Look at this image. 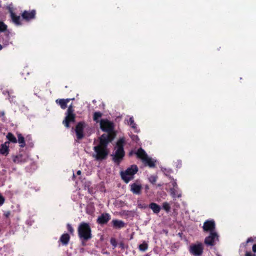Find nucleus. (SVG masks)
Wrapping results in <instances>:
<instances>
[{
  "label": "nucleus",
  "instance_id": "obj_44",
  "mask_svg": "<svg viewBox=\"0 0 256 256\" xmlns=\"http://www.w3.org/2000/svg\"><path fill=\"white\" fill-rule=\"evenodd\" d=\"M172 184H173L174 187H175L177 186L176 183V182H174Z\"/></svg>",
  "mask_w": 256,
  "mask_h": 256
},
{
  "label": "nucleus",
  "instance_id": "obj_11",
  "mask_svg": "<svg viewBox=\"0 0 256 256\" xmlns=\"http://www.w3.org/2000/svg\"><path fill=\"white\" fill-rule=\"evenodd\" d=\"M111 216L108 213H103L96 220V222L100 225L106 224L110 220Z\"/></svg>",
  "mask_w": 256,
  "mask_h": 256
},
{
  "label": "nucleus",
  "instance_id": "obj_40",
  "mask_svg": "<svg viewBox=\"0 0 256 256\" xmlns=\"http://www.w3.org/2000/svg\"><path fill=\"white\" fill-rule=\"evenodd\" d=\"M254 241V240L252 239V238H248L246 242V243H248L250 242H252Z\"/></svg>",
  "mask_w": 256,
  "mask_h": 256
},
{
  "label": "nucleus",
  "instance_id": "obj_20",
  "mask_svg": "<svg viewBox=\"0 0 256 256\" xmlns=\"http://www.w3.org/2000/svg\"><path fill=\"white\" fill-rule=\"evenodd\" d=\"M148 207L152 210L154 214H156L160 212L161 209L160 206L158 204L154 202L150 203L149 204Z\"/></svg>",
  "mask_w": 256,
  "mask_h": 256
},
{
  "label": "nucleus",
  "instance_id": "obj_8",
  "mask_svg": "<svg viewBox=\"0 0 256 256\" xmlns=\"http://www.w3.org/2000/svg\"><path fill=\"white\" fill-rule=\"evenodd\" d=\"M86 122L84 121L78 122L76 126L75 132L76 138L78 140H82L84 138V130L86 127Z\"/></svg>",
  "mask_w": 256,
  "mask_h": 256
},
{
  "label": "nucleus",
  "instance_id": "obj_12",
  "mask_svg": "<svg viewBox=\"0 0 256 256\" xmlns=\"http://www.w3.org/2000/svg\"><path fill=\"white\" fill-rule=\"evenodd\" d=\"M76 117V114H66L65 118L62 121V124L66 128H70V123L75 122Z\"/></svg>",
  "mask_w": 256,
  "mask_h": 256
},
{
  "label": "nucleus",
  "instance_id": "obj_35",
  "mask_svg": "<svg viewBox=\"0 0 256 256\" xmlns=\"http://www.w3.org/2000/svg\"><path fill=\"white\" fill-rule=\"evenodd\" d=\"M4 202V198L1 194H0V206L2 205Z\"/></svg>",
  "mask_w": 256,
  "mask_h": 256
},
{
  "label": "nucleus",
  "instance_id": "obj_7",
  "mask_svg": "<svg viewBox=\"0 0 256 256\" xmlns=\"http://www.w3.org/2000/svg\"><path fill=\"white\" fill-rule=\"evenodd\" d=\"M204 232H216V222L214 220H206L202 226Z\"/></svg>",
  "mask_w": 256,
  "mask_h": 256
},
{
  "label": "nucleus",
  "instance_id": "obj_5",
  "mask_svg": "<svg viewBox=\"0 0 256 256\" xmlns=\"http://www.w3.org/2000/svg\"><path fill=\"white\" fill-rule=\"evenodd\" d=\"M94 150L96 153L95 158L96 160H104L108 155L107 148H104V147L96 146L94 148Z\"/></svg>",
  "mask_w": 256,
  "mask_h": 256
},
{
  "label": "nucleus",
  "instance_id": "obj_47",
  "mask_svg": "<svg viewBox=\"0 0 256 256\" xmlns=\"http://www.w3.org/2000/svg\"><path fill=\"white\" fill-rule=\"evenodd\" d=\"M174 190V188L173 189H172V188L171 189V191L172 192V193L174 192H173Z\"/></svg>",
  "mask_w": 256,
  "mask_h": 256
},
{
  "label": "nucleus",
  "instance_id": "obj_23",
  "mask_svg": "<svg viewBox=\"0 0 256 256\" xmlns=\"http://www.w3.org/2000/svg\"><path fill=\"white\" fill-rule=\"evenodd\" d=\"M6 139L9 140L10 142L16 144L18 142V140L16 137L12 132H8L6 136Z\"/></svg>",
  "mask_w": 256,
  "mask_h": 256
},
{
  "label": "nucleus",
  "instance_id": "obj_1",
  "mask_svg": "<svg viewBox=\"0 0 256 256\" xmlns=\"http://www.w3.org/2000/svg\"><path fill=\"white\" fill-rule=\"evenodd\" d=\"M78 234L83 246H86V242L92 238V229L90 224L87 222H82L80 224L78 228Z\"/></svg>",
  "mask_w": 256,
  "mask_h": 256
},
{
  "label": "nucleus",
  "instance_id": "obj_25",
  "mask_svg": "<svg viewBox=\"0 0 256 256\" xmlns=\"http://www.w3.org/2000/svg\"><path fill=\"white\" fill-rule=\"evenodd\" d=\"M18 140H18V143L20 144V148L24 147L26 146V143H25L24 138L22 136V135L21 134H18Z\"/></svg>",
  "mask_w": 256,
  "mask_h": 256
},
{
  "label": "nucleus",
  "instance_id": "obj_2",
  "mask_svg": "<svg viewBox=\"0 0 256 256\" xmlns=\"http://www.w3.org/2000/svg\"><path fill=\"white\" fill-rule=\"evenodd\" d=\"M125 142L124 138H120L116 142V150L115 154L112 156V160L117 164H119L123 160L125 155L124 146Z\"/></svg>",
  "mask_w": 256,
  "mask_h": 256
},
{
  "label": "nucleus",
  "instance_id": "obj_29",
  "mask_svg": "<svg viewBox=\"0 0 256 256\" xmlns=\"http://www.w3.org/2000/svg\"><path fill=\"white\" fill-rule=\"evenodd\" d=\"M128 124L132 127V128L134 129L136 127V124L134 122V119L132 117H130L128 120Z\"/></svg>",
  "mask_w": 256,
  "mask_h": 256
},
{
  "label": "nucleus",
  "instance_id": "obj_21",
  "mask_svg": "<svg viewBox=\"0 0 256 256\" xmlns=\"http://www.w3.org/2000/svg\"><path fill=\"white\" fill-rule=\"evenodd\" d=\"M136 154L137 156L142 159V161L148 156L146 152L142 148L138 149Z\"/></svg>",
  "mask_w": 256,
  "mask_h": 256
},
{
  "label": "nucleus",
  "instance_id": "obj_41",
  "mask_svg": "<svg viewBox=\"0 0 256 256\" xmlns=\"http://www.w3.org/2000/svg\"><path fill=\"white\" fill-rule=\"evenodd\" d=\"M252 249L254 252H256V244L253 245Z\"/></svg>",
  "mask_w": 256,
  "mask_h": 256
},
{
  "label": "nucleus",
  "instance_id": "obj_3",
  "mask_svg": "<svg viewBox=\"0 0 256 256\" xmlns=\"http://www.w3.org/2000/svg\"><path fill=\"white\" fill-rule=\"evenodd\" d=\"M138 171V166L136 165H132L125 171L120 172L122 180L126 184L134 178V176Z\"/></svg>",
  "mask_w": 256,
  "mask_h": 256
},
{
  "label": "nucleus",
  "instance_id": "obj_32",
  "mask_svg": "<svg viewBox=\"0 0 256 256\" xmlns=\"http://www.w3.org/2000/svg\"><path fill=\"white\" fill-rule=\"evenodd\" d=\"M7 28V26L4 22L0 21V32H3Z\"/></svg>",
  "mask_w": 256,
  "mask_h": 256
},
{
  "label": "nucleus",
  "instance_id": "obj_18",
  "mask_svg": "<svg viewBox=\"0 0 256 256\" xmlns=\"http://www.w3.org/2000/svg\"><path fill=\"white\" fill-rule=\"evenodd\" d=\"M70 236L68 234H62L60 238V241L63 245H67L70 241Z\"/></svg>",
  "mask_w": 256,
  "mask_h": 256
},
{
  "label": "nucleus",
  "instance_id": "obj_14",
  "mask_svg": "<svg viewBox=\"0 0 256 256\" xmlns=\"http://www.w3.org/2000/svg\"><path fill=\"white\" fill-rule=\"evenodd\" d=\"M130 191L134 194H141L142 187L140 184L136 183H133L130 185Z\"/></svg>",
  "mask_w": 256,
  "mask_h": 256
},
{
  "label": "nucleus",
  "instance_id": "obj_9",
  "mask_svg": "<svg viewBox=\"0 0 256 256\" xmlns=\"http://www.w3.org/2000/svg\"><path fill=\"white\" fill-rule=\"evenodd\" d=\"M218 240V235L216 232H210L206 237L204 242L206 246H214L215 245V241Z\"/></svg>",
  "mask_w": 256,
  "mask_h": 256
},
{
  "label": "nucleus",
  "instance_id": "obj_19",
  "mask_svg": "<svg viewBox=\"0 0 256 256\" xmlns=\"http://www.w3.org/2000/svg\"><path fill=\"white\" fill-rule=\"evenodd\" d=\"M13 162L16 164L24 163L26 162V159L20 154L13 157Z\"/></svg>",
  "mask_w": 256,
  "mask_h": 256
},
{
  "label": "nucleus",
  "instance_id": "obj_24",
  "mask_svg": "<svg viewBox=\"0 0 256 256\" xmlns=\"http://www.w3.org/2000/svg\"><path fill=\"white\" fill-rule=\"evenodd\" d=\"M102 114L100 112H96L93 114V120L96 123L100 122V118L102 116Z\"/></svg>",
  "mask_w": 256,
  "mask_h": 256
},
{
  "label": "nucleus",
  "instance_id": "obj_31",
  "mask_svg": "<svg viewBox=\"0 0 256 256\" xmlns=\"http://www.w3.org/2000/svg\"><path fill=\"white\" fill-rule=\"evenodd\" d=\"M157 176L152 175L149 177L148 180L150 183H152V184H155L157 180Z\"/></svg>",
  "mask_w": 256,
  "mask_h": 256
},
{
  "label": "nucleus",
  "instance_id": "obj_22",
  "mask_svg": "<svg viewBox=\"0 0 256 256\" xmlns=\"http://www.w3.org/2000/svg\"><path fill=\"white\" fill-rule=\"evenodd\" d=\"M145 164H147L150 168H154L156 166V161L154 160L152 158L148 156L142 161Z\"/></svg>",
  "mask_w": 256,
  "mask_h": 256
},
{
  "label": "nucleus",
  "instance_id": "obj_34",
  "mask_svg": "<svg viewBox=\"0 0 256 256\" xmlns=\"http://www.w3.org/2000/svg\"><path fill=\"white\" fill-rule=\"evenodd\" d=\"M111 244L114 247L116 248L117 246V242L115 238H112L110 240Z\"/></svg>",
  "mask_w": 256,
  "mask_h": 256
},
{
  "label": "nucleus",
  "instance_id": "obj_10",
  "mask_svg": "<svg viewBox=\"0 0 256 256\" xmlns=\"http://www.w3.org/2000/svg\"><path fill=\"white\" fill-rule=\"evenodd\" d=\"M204 248L201 243L197 244H192L190 246V252L191 254L195 256H200L202 254Z\"/></svg>",
  "mask_w": 256,
  "mask_h": 256
},
{
  "label": "nucleus",
  "instance_id": "obj_26",
  "mask_svg": "<svg viewBox=\"0 0 256 256\" xmlns=\"http://www.w3.org/2000/svg\"><path fill=\"white\" fill-rule=\"evenodd\" d=\"M9 148L7 147V146H4L2 144L0 145V154L4 155L7 156L9 153Z\"/></svg>",
  "mask_w": 256,
  "mask_h": 256
},
{
  "label": "nucleus",
  "instance_id": "obj_15",
  "mask_svg": "<svg viewBox=\"0 0 256 256\" xmlns=\"http://www.w3.org/2000/svg\"><path fill=\"white\" fill-rule=\"evenodd\" d=\"M112 223L113 228L116 229H120L126 226L125 223L122 220H113Z\"/></svg>",
  "mask_w": 256,
  "mask_h": 256
},
{
  "label": "nucleus",
  "instance_id": "obj_42",
  "mask_svg": "<svg viewBox=\"0 0 256 256\" xmlns=\"http://www.w3.org/2000/svg\"><path fill=\"white\" fill-rule=\"evenodd\" d=\"M0 114L1 116H4V114H5V113H4V112H0Z\"/></svg>",
  "mask_w": 256,
  "mask_h": 256
},
{
  "label": "nucleus",
  "instance_id": "obj_37",
  "mask_svg": "<svg viewBox=\"0 0 256 256\" xmlns=\"http://www.w3.org/2000/svg\"><path fill=\"white\" fill-rule=\"evenodd\" d=\"M245 256H256V254H254L252 255V254L251 252H246Z\"/></svg>",
  "mask_w": 256,
  "mask_h": 256
},
{
  "label": "nucleus",
  "instance_id": "obj_38",
  "mask_svg": "<svg viewBox=\"0 0 256 256\" xmlns=\"http://www.w3.org/2000/svg\"><path fill=\"white\" fill-rule=\"evenodd\" d=\"M10 142L9 140L7 141V142H6L4 144H2V145H4V146H7V147H8V148H9V144H10Z\"/></svg>",
  "mask_w": 256,
  "mask_h": 256
},
{
  "label": "nucleus",
  "instance_id": "obj_30",
  "mask_svg": "<svg viewBox=\"0 0 256 256\" xmlns=\"http://www.w3.org/2000/svg\"><path fill=\"white\" fill-rule=\"evenodd\" d=\"M66 114H74V109L72 104H71L68 107V108L66 112Z\"/></svg>",
  "mask_w": 256,
  "mask_h": 256
},
{
  "label": "nucleus",
  "instance_id": "obj_39",
  "mask_svg": "<svg viewBox=\"0 0 256 256\" xmlns=\"http://www.w3.org/2000/svg\"><path fill=\"white\" fill-rule=\"evenodd\" d=\"M138 206L140 208H146L147 206L145 204H138Z\"/></svg>",
  "mask_w": 256,
  "mask_h": 256
},
{
  "label": "nucleus",
  "instance_id": "obj_33",
  "mask_svg": "<svg viewBox=\"0 0 256 256\" xmlns=\"http://www.w3.org/2000/svg\"><path fill=\"white\" fill-rule=\"evenodd\" d=\"M66 228H67L68 230L70 232V233L71 234L73 235L74 232V229L73 228L72 225L70 224H68L66 225Z\"/></svg>",
  "mask_w": 256,
  "mask_h": 256
},
{
  "label": "nucleus",
  "instance_id": "obj_13",
  "mask_svg": "<svg viewBox=\"0 0 256 256\" xmlns=\"http://www.w3.org/2000/svg\"><path fill=\"white\" fill-rule=\"evenodd\" d=\"M36 12L32 10L31 11L24 10L22 14V18L26 21L34 19L36 17Z\"/></svg>",
  "mask_w": 256,
  "mask_h": 256
},
{
  "label": "nucleus",
  "instance_id": "obj_4",
  "mask_svg": "<svg viewBox=\"0 0 256 256\" xmlns=\"http://www.w3.org/2000/svg\"><path fill=\"white\" fill-rule=\"evenodd\" d=\"M100 128L102 131L107 132V134H116L114 123L108 119L100 120Z\"/></svg>",
  "mask_w": 256,
  "mask_h": 256
},
{
  "label": "nucleus",
  "instance_id": "obj_45",
  "mask_svg": "<svg viewBox=\"0 0 256 256\" xmlns=\"http://www.w3.org/2000/svg\"><path fill=\"white\" fill-rule=\"evenodd\" d=\"M150 256V253H148L144 256Z\"/></svg>",
  "mask_w": 256,
  "mask_h": 256
},
{
  "label": "nucleus",
  "instance_id": "obj_43",
  "mask_svg": "<svg viewBox=\"0 0 256 256\" xmlns=\"http://www.w3.org/2000/svg\"><path fill=\"white\" fill-rule=\"evenodd\" d=\"M82 172L80 170H78L77 172H76V174L78 175H80L81 174Z\"/></svg>",
  "mask_w": 256,
  "mask_h": 256
},
{
  "label": "nucleus",
  "instance_id": "obj_27",
  "mask_svg": "<svg viewBox=\"0 0 256 256\" xmlns=\"http://www.w3.org/2000/svg\"><path fill=\"white\" fill-rule=\"evenodd\" d=\"M138 248L140 250L144 252L148 248V244L146 242H144L138 246Z\"/></svg>",
  "mask_w": 256,
  "mask_h": 256
},
{
  "label": "nucleus",
  "instance_id": "obj_28",
  "mask_svg": "<svg viewBox=\"0 0 256 256\" xmlns=\"http://www.w3.org/2000/svg\"><path fill=\"white\" fill-rule=\"evenodd\" d=\"M162 208L167 212H168L170 211V204L168 202H163Z\"/></svg>",
  "mask_w": 256,
  "mask_h": 256
},
{
  "label": "nucleus",
  "instance_id": "obj_6",
  "mask_svg": "<svg viewBox=\"0 0 256 256\" xmlns=\"http://www.w3.org/2000/svg\"><path fill=\"white\" fill-rule=\"evenodd\" d=\"M116 136V134H104L100 138V144L98 146L107 148L108 143L112 142Z\"/></svg>",
  "mask_w": 256,
  "mask_h": 256
},
{
  "label": "nucleus",
  "instance_id": "obj_16",
  "mask_svg": "<svg viewBox=\"0 0 256 256\" xmlns=\"http://www.w3.org/2000/svg\"><path fill=\"white\" fill-rule=\"evenodd\" d=\"M71 99L66 98V99H58L56 100V102L57 104L60 106V108L64 110L67 108V104L70 102Z\"/></svg>",
  "mask_w": 256,
  "mask_h": 256
},
{
  "label": "nucleus",
  "instance_id": "obj_36",
  "mask_svg": "<svg viewBox=\"0 0 256 256\" xmlns=\"http://www.w3.org/2000/svg\"><path fill=\"white\" fill-rule=\"evenodd\" d=\"M118 246L120 248L122 249H124L125 248L124 246V242H121L118 244Z\"/></svg>",
  "mask_w": 256,
  "mask_h": 256
},
{
  "label": "nucleus",
  "instance_id": "obj_17",
  "mask_svg": "<svg viewBox=\"0 0 256 256\" xmlns=\"http://www.w3.org/2000/svg\"><path fill=\"white\" fill-rule=\"evenodd\" d=\"M10 18L14 23L18 26L22 24L20 16H16V14L12 10L10 12Z\"/></svg>",
  "mask_w": 256,
  "mask_h": 256
},
{
  "label": "nucleus",
  "instance_id": "obj_46",
  "mask_svg": "<svg viewBox=\"0 0 256 256\" xmlns=\"http://www.w3.org/2000/svg\"><path fill=\"white\" fill-rule=\"evenodd\" d=\"M2 46L1 44H0V50H2Z\"/></svg>",
  "mask_w": 256,
  "mask_h": 256
}]
</instances>
